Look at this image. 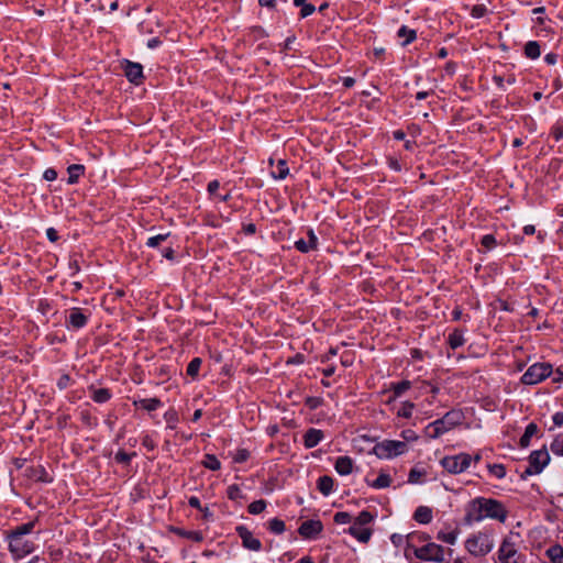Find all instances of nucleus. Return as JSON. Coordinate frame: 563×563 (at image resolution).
<instances>
[{
	"label": "nucleus",
	"instance_id": "1",
	"mask_svg": "<svg viewBox=\"0 0 563 563\" xmlns=\"http://www.w3.org/2000/svg\"><path fill=\"white\" fill-rule=\"evenodd\" d=\"M485 518L505 522L507 510L499 500L493 498L476 497L472 499L465 507L464 522L472 525Z\"/></svg>",
	"mask_w": 563,
	"mask_h": 563
},
{
	"label": "nucleus",
	"instance_id": "2",
	"mask_svg": "<svg viewBox=\"0 0 563 563\" xmlns=\"http://www.w3.org/2000/svg\"><path fill=\"white\" fill-rule=\"evenodd\" d=\"M429 536L426 533H413L407 537L406 556L413 553L421 561L442 562L444 560L443 547L428 542Z\"/></svg>",
	"mask_w": 563,
	"mask_h": 563
},
{
	"label": "nucleus",
	"instance_id": "3",
	"mask_svg": "<svg viewBox=\"0 0 563 563\" xmlns=\"http://www.w3.org/2000/svg\"><path fill=\"white\" fill-rule=\"evenodd\" d=\"M36 520L20 525L7 532L9 551L15 560H21L34 551V542L26 538L33 532Z\"/></svg>",
	"mask_w": 563,
	"mask_h": 563
},
{
	"label": "nucleus",
	"instance_id": "4",
	"mask_svg": "<svg viewBox=\"0 0 563 563\" xmlns=\"http://www.w3.org/2000/svg\"><path fill=\"white\" fill-rule=\"evenodd\" d=\"M461 421L462 415L460 411H449L441 419L429 423L426 428V433L428 437L437 439L459 426Z\"/></svg>",
	"mask_w": 563,
	"mask_h": 563
},
{
	"label": "nucleus",
	"instance_id": "5",
	"mask_svg": "<svg viewBox=\"0 0 563 563\" xmlns=\"http://www.w3.org/2000/svg\"><path fill=\"white\" fill-rule=\"evenodd\" d=\"M465 548L472 555L484 556L494 548L493 536L487 531L473 534L465 541Z\"/></svg>",
	"mask_w": 563,
	"mask_h": 563
},
{
	"label": "nucleus",
	"instance_id": "6",
	"mask_svg": "<svg viewBox=\"0 0 563 563\" xmlns=\"http://www.w3.org/2000/svg\"><path fill=\"white\" fill-rule=\"evenodd\" d=\"M407 451V444L402 441L385 440L377 443L373 452L379 459H391L404 454Z\"/></svg>",
	"mask_w": 563,
	"mask_h": 563
},
{
	"label": "nucleus",
	"instance_id": "7",
	"mask_svg": "<svg viewBox=\"0 0 563 563\" xmlns=\"http://www.w3.org/2000/svg\"><path fill=\"white\" fill-rule=\"evenodd\" d=\"M472 456L467 453L444 456L440 464L450 474H461L471 465Z\"/></svg>",
	"mask_w": 563,
	"mask_h": 563
},
{
	"label": "nucleus",
	"instance_id": "8",
	"mask_svg": "<svg viewBox=\"0 0 563 563\" xmlns=\"http://www.w3.org/2000/svg\"><path fill=\"white\" fill-rule=\"evenodd\" d=\"M552 374V365L549 363H536L531 365L521 377L526 385H534Z\"/></svg>",
	"mask_w": 563,
	"mask_h": 563
},
{
	"label": "nucleus",
	"instance_id": "9",
	"mask_svg": "<svg viewBox=\"0 0 563 563\" xmlns=\"http://www.w3.org/2000/svg\"><path fill=\"white\" fill-rule=\"evenodd\" d=\"M550 456L547 450L533 451L529 456V464L521 474L522 478L539 474L549 463Z\"/></svg>",
	"mask_w": 563,
	"mask_h": 563
},
{
	"label": "nucleus",
	"instance_id": "10",
	"mask_svg": "<svg viewBox=\"0 0 563 563\" xmlns=\"http://www.w3.org/2000/svg\"><path fill=\"white\" fill-rule=\"evenodd\" d=\"M520 555L515 542L510 538H505L498 550V560L500 563H520Z\"/></svg>",
	"mask_w": 563,
	"mask_h": 563
},
{
	"label": "nucleus",
	"instance_id": "11",
	"mask_svg": "<svg viewBox=\"0 0 563 563\" xmlns=\"http://www.w3.org/2000/svg\"><path fill=\"white\" fill-rule=\"evenodd\" d=\"M89 317V312L86 313L82 309L77 307L71 308L66 318V325L75 330L81 329L87 324Z\"/></svg>",
	"mask_w": 563,
	"mask_h": 563
},
{
	"label": "nucleus",
	"instance_id": "12",
	"mask_svg": "<svg viewBox=\"0 0 563 563\" xmlns=\"http://www.w3.org/2000/svg\"><path fill=\"white\" fill-rule=\"evenodd\" d=\"M238 536L242 540V545L251 551H260L262 549V542L253 536V533L244 526H238L235 528Z\"/></svg>",
	"mask_w": 563,
	"mask_h": 563
},
{
	"label": "nucleus",
	"instance_id": "13",
	"mask_svg": "<svg viewBox=\"0 0 563 563\" xmlns=\"http://www.w3.org/2000/svg\"><path fill=\"white\" fill-rule=\"evenodd\" d=\"M322 531V523L320 520H307L299 527V534L305 539H313Z\"/></svg>",
	"mask_w": 563,
	"mask_h": 563
},
{
	"label": "nucleus",
	"instance_id": "14",
	"mask_svg": "<svg viewBox=\"0 0 563 563\" xmlns=\"http://www.w3.org/2000/svg\"><path fill=\"white\" fill-rule=\"evenodd\" d=\"M308 240L299 239L295 242V247L301 253H308L316 250L318 245V238L312 229L307 231Z\"/></svg>",
	"mask_w": 563,
	"mask_h": 563
},
{
	"label": "nucleus",
	"instance_id": "15",
	"mask_svg": "<svg viewBox=\"0 0 563 563\" xmlns=\"http://www.w3.org/2000/svg\"><path fill=\"white\" fill-rule=\"evenodd\" d=\"M126 78L134 84H140L143 78V67L137 63L128 62L124 68Z\"/></svg>",
	"mask_w": 563,
	"mask_h": 563
},
{
	"label": "nucleus",
	"instance_id": "16",
	"mask_svg": "<svg viewBox=\"0 0 563 563\" xmlns=\"http://www.w3.org/2000/svg\"><path fill=\"white\" fill-rule=\"evenodd\" d=\"M324 438V434L321 430L310 428L306 431L303 435V444L307 449H312L317 446Z\"/></svg>",
	"mask_w": 563,
	"mask_h": 563
},
{
	"label": "nucleus",
	"instance_id": "17",
	"mask_svg": "<svg viewBox=\"0 0 563 563\" xmlns=\"http://www.w3.org/2000/svg\"><path fill=\"white\" fill-rule=\"evenodd\" d=\"M351 536H353L358 541L366 543L372 536V530L366 527H361L360 525H352L349 529Z\"/></svg>",
	"mask_w": 563,
	"mask_h": 563
},
{
	"label": "nucleus",
	"instance_id": "18",
	"mask_svg": "<svg viewBox=\"0 0 563 563\" xmlns=\"http://www.w3.org/2000/svg\"><path fill=\"white\" fill-rule=\"evenodd\" d=\"M334 468L340 475H349L353 470V461L349 456H339L335 461Z\"/></svg>",
	"mask_w": 563,
	"mask_h": 563
},
{
	"label": "nucleus",
	"instance_id": "19",
	"mask_svg": "<svg viewBox=\"0 0 563 563\" xmlns=\"http://www.w3.org/2000/svg\"><path fill=\"white\" fill-rule=\"evenodd\" d=\"M545 556L551 563H563V545H551L545 550Z\"/></svg>",
	"mask_w": 563,
	"mask_h": 563
},
{
	"label": "nucleus",
	"instance_id": "20",
	"mask_svg": "<svg viewBox=\"0 0 563 563\" xmlns=\"http://www.w3.org/2000/svg\"><path fill=\"white\" fill-rule=\"evenodd\" d=\"M413 519L417 522L423 523V525L431 522V520H432L431 508H429L427 506H419L413 514Z\"/></svg>",
	"mask_w": 563,
	"mask_h": 563
},
{
	"label": "nucleus",
	"instance_id": "21",
	"mask_svg": "<svg viewBox=\"0 0 563 563\" xmlns=\"http://www.w3.org/2000/svg\"><path fill=\"white\" fill-rule=\"evenodd\" d=\"M69 185H74L78 181L79 177L85 173V166L80 164H73L67 168Z\"/></svg>",
	"mask_w": 563,
	"mask_h": 563
},
{
	"label": "nucleus",
	"instance_id": "22",
	"mask_svg": "<svg viewBox=\"0 0 563 563\" xmlns=\"http://www.w3.org/2000/svg\"><path fill=\"white\" fill-rule=\"evenodd\" d=\"M135 405L146 411H154L162 406V401L158 398H144L135 401Z\"/></svg>",
	"mask_w": 563,
	"mask_h": 563
},
{
	"label": "nucleus",
	"instance_id": "23",
	"mask_svg": "<svg viewBox=\"0 0 563 563\" xmlns=\"http://www.w3.org/2000/svg\"><path fill=\"white\" fill-rule=\"evenodd\" d=\"M334 481L330 476H321L318 479V489L325 496H328L333 489Z\"/></svg>",
	"mask_w": 563,
	"mask_h": 563
},
{
	"label": "nucleus",
	"instance_id": "24",
	"mask_svg": "<svg viewBox=\"0 0 563 563\" xmlns=\"http://www.w3.org/2000/svg\"><path fill=\"white\" fill-rule=\"evenodd\" d=\"M465 340L463 333L459 330H454L448 336V343L451 349L455 350L464 344Z\"/></svg>",
	"mask_w": 563,
	"mask_h": 563
},
{
	"label": "nucleus",
	"instance_id": "25",
	"mask_svg": "<svg viewBox=\"0 0 563 563\" xmlns=\"http://www.w3.org/2000/svg\"><path fill=\"white\" fill-rule=\"evenodd\" d=\"M289 169L284 159H279L276 167L272 170V176L276 179H284L287 177Z\"/></svg>",
	"mask_w": 563,
	"mask_h": 563
},
{
	"label": "nucleus",
	"instance_id": "26",
	"mask_svg": "<svg viewBox=\"0 0 563 563\" xmlns=\"http://www.w3.org/2000/svg\"><path fill=\"white\" fill-rule=\"evenodd\" d=\"M538 427L536 423H529L525 430V433L520 438V445L527 448L530 443V439L537 433Z\"/></svg>",
	"mask_w": 563,
	"mask_h": 563
},
{
	"label": "nucleus",
	"instance_id": "27",
	"mask_svg": "<svg viewBox=\"0 0 563 563\" xmlns=\"http://www.w3.org/2000/svg\"><path fill=\"white\" fill-rule=\"evenodd\" d=\"M525 54L527 57H529L531 59L538 58L541 54L539 43L536 41H529L525 45Z\"/></svg>",
	"mask_w": 563,
	"mask_h": 563
},
{
	"label": "nucleus",
	"instance_id": "28",
	"mask_svg": "<svg viewBox=\"0 0 563 563\" xmlns=\"http://www.w3.org/2000/svg\"><path fill=\"white\" fill-rule=\"evenodd\" d=\"M91 398L98 404H103L111 398V393L108 388L92 389Z\"/></svg>",
	"mask_w": 563,
	"mask_h": 563
},
{
	"label": "nucleus",
	"instance_id": "29",
	"mask_svg": "<svg viewBox=\"0 0 563 563\" xmlns=\"http://www.w3.org/2000/svg\"><path fill=\"white\" fill-rule=\"evenodd\" d=\"M410 387H411V383L409 380H401L399 383L393 384L391 385V390H393L391 399H396L397 397H400Z\"/></svg>",
	"mask_w": 563,
	"mask_h": 563
},
{
	"label": "nucleus",
	"instance_id": "30",
	"mask_svg": "<svg viewBox=\"0 0 563 563\" xmlns=\"http://www.w3.org/2000/svg\"><path fill=\"white\" fill-rule=\"evenodd\" d=\"M397 35L400 38L405 37V41L401 43L402 46H406L409 43H411L416 38V36H417L416 31L411 30V29H408L407 26H401L398 30Z\"/></svg>",
	"mask_w": 563,
	"mask_h": 563
},
{
	"label": "nucleus",
	"instance_id": "31",
	"mask_svg": "<svg viewBox=\"0 0 563 563\" xmlns=\"http://www.w3.org/2000/svg\"><path fill=\"white\" fill-rule=\"evenodd\" d=\"M267 529L275 534H280L285 531V522L278 518H273L267 522Z\"/></svg>",
	"mask_w": 563,
	"mask_h": 563
},
{
	"label": "nucleus",
	"instance_id": "32",
	"mask_svg": "<svg viewBox=\"0 0 563 563\" xmlns=\"http://www.w3.org/2000/svg\"><path fill=\"white\" fill-rule=\"evenodd\" d=\"M391 484V478L386 473H380L378 477L371 484L376 489L386 488Z\"/></svg>",
	"mask_w": 563,
	"mask_h": 563
},
{
	"label": "nucleus",
	"instance_id": "33",
	"mask_svg": "<svg viewBox=\"0 0 563 563\" xmlns=\"http://www.w3.org/2000/svg\"><path fill=\"white\" fill-rule=\"evenodd\" d=\"M457 530L440 531L438 533V539L444 543L454 544L457 539Z\"/></svg>",
	"mask_w": 563,
	"mask_h": 563
},
{
	"label": "nucleus",
	"instance_id": "34",
	"mask_svg": "<svg viewBox=\"0 0 563 563\" xmlns=\"http://www.w3.org/2000/svg\"><path fill=\"white\" fill-rule=\"evenodd\" d=\"M205 467L211 470V471H218L221 467L220 461L217 459L216 455L207 454L203 460Z\"/></svg>",
	"mask_w": 563,
	"mask_h": 563
},
{
	"label": "nucleus",
	"instance_id": "35",
	"mask_svg": "<svg viewBox=\"0 0 563 563\" xmlns=\"http://www.w3.org/2000/svg\"><path fill=\"white\" fill-rule=\"evenodd\" d=\"M374 519V516L369 511H361L358 516L355 518L353 525H360L361 527H365Z\"/></svg>",
	"mask_w": 563,
	"mask_h": 563
},
{
	"label": "nucleus",
	"instance_id": "36",
	"mask_svg": "<svg viewBox=\"0 0 563 563\" xmlns=\"http://www.w3.org/2000/svg\"><path fill=\"white\" fill-rule=\"evenodd\" d=\"M201 363H202L201 358H199V357L192 358L187 366V374L191 377H196L199 373Z\"/></svg>",
	"mask_w": 563,
	"mask_h": 563
},
{
	"label": "nucleus",
	"instance_id": "37",
	"mask_svg": "<svg viewBox=\"0 0 563 563\" xmlns=\"http://www.w3.org/2000/svg\"><path fill=\"white\" fill-rule=\"evenodd\" d=\"M487 467L489 473L497 478H504L506 476V468L503 464H488Z\"/></svg>",
	"mask_w": 563,
	"mask_h": 563
},
{
	"label": "nucleus",
	"instance_id": "38",
	"mask_svg": "<svg viewBox=\"0 0 563 563\" xmlns=\"http://www.w3.org/2000/svg\"><path fill=\"white\" fill-rule=\"evenodd\" d=\"M266 508V501L263 499L255 500L249 505V512L252 515H258Z\"/></svg>",
	"mask_w": 563,
	"mask_h": 563
},
{
	"label": "nucleus",
	"instance_id": "39",
	"mask_svg": "<svg viewBox=\"0 0 563 563\" xmlns=\"http://www.w3.org/2000/svg\"><path fill=\"white\" fill-rule=\"evenodd\" d=\"M135 455H136V453H135V452H133V453H131V454H130V453H126V452H124V451H118V452H117V454H115V456H114V460H115L118 463H120V464H125V465H128V464L131 462L132 457H133V456H135Z\"/></svg>",
	"mask_w": 563,
	"mask_h": 563
},
{
	"label": "nucleus",
	"instance_id": "40",
	"mask_svg": "<svg viewBox=\"0 0 563 563\" xmlns=\"http://www.w3.org/2000/svg\"><path fill=\"white\" fill-rule=\"evenodd\" d=\"M551 451L556 455L563 456V434L558 435L551 443Z\"/></svg>",
	"mask_w": 563,
	"mask_h": 563
},
{
	"label": "nucleus",
	"instance_id": "41",
	"mask_svg": "<svg viewBox=\"0 0 563 563\" xmlns=\"http://www.w3.org/2000/svg\"><path fill=\"white\" fill-rule=\"evenodd\" d=\"M168 236H169V233L158 234V235H155V236H151V238L147 239L146 245L148 247H157Z\"/></svg>",
	"mask_w": 563,
	"mask_h": 563
},
{
	"label": "nucleus",
	"instance_id": "42",
	"mask_svg": "<svg viewBox=\"0 0 563 563\" xmlns=\"http://www.w3.org/2000/svg\"><path fill=\"white\" fill-rule=\"evenodd\" d=\"M415 405L412 402H404L401 408L398 410V416L402 418H410L412 415Z\"/></svg>",
	"mask_w": 563,
	"mask_h": 563
},
{
	"label": "nucleus",
	"instance_id": "43",
	"mask_svg": "<svg viewBox=\"0 0 563 563\" xmlns=\"http://www.w3.org/2000/svg\"><path fill=\"white\" fill-rule=\"evenodd\" d=\"M481 244L489 251L496 246L497 242L493 234H486L482 238Z\"/></svg>",
	"mask_w": 563,
	"mask_h": 563
},
{
	"label": "nucleus",
	"instance_id": "44",
	"mask_svg": "<svg viewBox=\"0 0 563 563\" xmlns=\"http://www.w3.org/2000/svg\"><path fill=\"white\" fill-rule=\"evenodd\" d=\"M228 498L231 500H236L239 498H242V492L240 487L235 484L230 485L227 490Z\"/></svg>",
	"mask_w": 563,
	"mask_h": 563
},
{
	"label": "nucleus",
	"instance_id": "45",
	"mask_svg": "<svg viewBox=\"0 0 563 563\" xmlns=\"http://www.w3.org/2000/svg\"><path fill=\"white\" fill-rule=\"evenodd\" d=\"M352 521V516L349 512L340 511L334 515V522L338 525H346Z\"/></svg>",
	"mask_w": 563,
	"mask_h": 563
},
{
	"label": "nucleus",
	"instance_id": "46",
	"mask_svg": "<svg viewBox=\"0 0 563 563\" xmlns=\"http://www.w3.org/2000/svg\"><path fill=\"white\" fill-rule=\"evenodd\" d=\"M323 400L320 397H308L305 401L306 406L311 410L319 408Z\"/></svg>",
	"mask_w": 563,
	"mask_h": 563
},
{
	"label": "nucleus",
	"instance_id": "47",
	"mask_svg": "<svg viewBox=\"0 0 563 563\" xmlns=\"http://www.w3.org/2000/svg\"><path fill=\"white\" fill-rule=\"evenodd\" d=\"M250 457V452L245 449L238 450L234 461L236 463H243Z\"/></svg>",
	"mask_w": 563,
	"mask_h": 563
},
{
	"label": "nucleus",
	"instance_id": "48",
	"mask_svg": "<svg viewBox=\"0 0 563 563\" xmlns=\"http://www.w3.org/2000/svg\"><path fill=\"white\" fill-rule=\"evenodd\" d=\"M165 419L166 421L169 423V428H174L175 427V423L177 422L178 418H177V413L176 411L174 410H169L165 413Z\"/></svg>",
	"mask_w": 563,
	"mask_h": 563
},
{
	"label": "nucleus",
	"instance_id": "49",
	"mask_svg": "<svg viewBox=\"0 0 563 563\" xmlns=\"http://www.w3.org/2000/svg\"><path fill=\"white\" fill-rule=\"evenodd\" d=\"M316 8L311 3H306L300 10V18H307L314 12Z\"/></svg>",
	"mask_w": 563,
	"mask_h": 563
},
{
	"label": "nucleus",
	"instance_id": "50",
	"mask_svg": "<svg viewBox=\"0 0 563 563\" xmlns=\"http://www.w3.org/2000/svg\"><path fill=\"white\" fill-rule=\"evenodd\" d=\"M142 444H143V446H145L148 451H153V450L156 448V443L154 442V440H153L148 434H145V435L142 438Z\"/></svg>",
	"mask_w": 563,
	"mask_h": 563
},
{
	"label": "nucleus",
	"instance_id": "51",
	"mask_svg": "<svg viewBox=\"0 0 563 563\" xmlns=\"http://www.w3.org/2000/svg\"><path fill=\"white\" fill-rule=\"evenodd\" d=\"M70 382H71L70 376L68 374H64L59 377V379L57 382V386L59 389H65L70 385Z\"/></svg>",
	"mask_w": 563,
	"mask_h": 563
},
{
	"label": "nucleus",
	"instance_id": "52",
	"mask_svg": "<svg viewBox=\"0 0 563 563\" xmlns=\"http://www.w3.org/2000/svg\"><path fill=\"white\" fill-rule=\"evenodd\" d=\"M43 177L47 181H53L57 178V172L54 168H47L44 172Z\"/></svg>",
	"mask_w": 563,
	"mask_h": 563
},
{
	"label": "nucleus",
	"instance_id": "53",
	"mask_svg": "<svg viewBox=\"0 0 563 563\" xmlns=\"http://www.w3.org/2000/svg\"><path fill=\"white\" fill-rule=\"evenodd\" d=\"M220 188V183L218 180H212L208 184V192L212 196H218L217 191Z\"/></svg>",
	"mask_w": 563,
	"mask_h": 563
},
{
	"label": "nucleus",
	"instance_id": "54",
	"mask_svg": "<svg viewBox=\"0 0 563 563\" xmlns=\"http://www.w3.org/2000/svg\"><path fill=\"white\" fill-rule=\"evenodd\" d=\"M188 504L190 507L192 508H196V509H199V510H202V507H201V504H200V500L198 497L196 496H191L189 499H188Z\"/></svg>",
	"mask_w": 563,
	"mask_h": 563
},
{
	"label": "nucleus",
	"instance_id": "55",
	"mask_svg": "<svg viewBox=\"0 0 563 563\" xmlns=\"http://www.w3.org/2000/svg\"><path fill=\"white\" fill-rule=\"evenodd\" d=\"M401 435L407 441L417 440V438H418L412 430H404L401 432Z\"/></svg>",
	"mask_w": 563,
	"mask_h": 563
},
{
	"label": "nucleus",
	"instance_id": "56",
	"mask_svg": "<svg viewBox=\"0 0 563 563\" xmlns=\"http://www.w3.org/2000/svg\"><path fill=\"white\" fill-rule=\"evenodd\" d=\"M544 60L549 65H554L558 60V55L554 53H549L544 56Z\"/></svg>",
	"mask_w": 563,
	"mask_h": 563
},
{
	"label": "nucleus",
	"instance_id": "57",
	"mask_svg": "<svg viewBox=\"0 0 563 563\" xmlns=\"http://www.w3.org/2000/svg\"><path fill=\"white\" fill-rule=\"evenodd\" d=\"M421 473L418 472L417 470H411L410 473H409V482L410 483H417L419 477H420Z\"/></svg>",
	"mask_w": 563,
	"mask_h": 563
},
{
	"label": "nucleus",
	"instance_id": "58",
	"mask_svg": "<svg viewBox=\"0 0 563 563\" xmlns=\"http://www.w3.org/2000/svg\"><path fill=\"white\" fill-rule=\"evenodd\" d=\"M553 422L556 427H561L563 424V412H556L553 416Z\"/></svg>",
	"mask_w": 563,
	"mask_h": 563
},
{
	"label": "nucleus",
	"instance_id": "59",
	"mask_svg": "<svg viewBox=\"0 0 563 563\" xmlns=\"http://www.w3.org/2000/svg\"><path fill=\"white\" fill-rule=\"evenodd\" d=\"M46 234H47V238H48L52 242H55V241H57V239H58V234H57L56 230H54L53 228H49V229L46 231Z\"/></svg>",
	"mask_w": 563,
	"mask_h": 563
},
{
	"label": "nucleus",
	"instance_id": "60",
	"mask_svg": "<svg viewBox=\"0 0 563 563\" xmlns=\"http://www.w3.org/2000/svg\"><path fill=\"white\" fill-rule=\"evenodd\" d=\"M354 84H355V79L354 78H352V77L343 78V86L345 88H352L354 86Z\"/></svg>",
	"mask_w": 563,
	"mask_h": 563
},
{
	"label": "nucleus",
	"instance_id": "61",
	"mask_svg": "<svg viewBox=\"0 0 563 563\" xmlns=\"http://www.w3.org/2000/svg\"><path fill=\"white\" fill-rule=\"evenodd\" d=\"M261 7L274 8L275 0H258Z\"/></svg>",
	"mask_w": 563,
	"mask_h": 563
},
{
	"label": "nucleus",
	"instance_id": "62",
	"mask_svg": "<svg viewBox=\"0 0 563 563\" xmlns=\"http://www.w3.org/2000/svg\"><path fill=\"white\" fill-rule=\"evenodd\" d=\"M536 232V228L534 225L532 224H528L526 227H523V233L527 234V235H531Z\"/></svg>",
	"mask_w": 563,
	"mask_h": 563
},
{
	"label": "nucleus",
	"instance_id": "63",
	"mask_svg": "<svg viewBox=\"0 0 563 563\" xmlns=\"http://www.w3.org/2000/svg\"><path fill=\"white\" fill-rule=\"evenodd\" d=\"M174 250L172 247H168L164 251L163 255L164 257L168 258V260H174Z\"/></svg>",
	"mask_w": 563,
	"mask_h": 563
},
{
	"label": "nucleus",
	"instance_id": "64",
	"mask_svg": "<svg viewBox=\"0 0 563 563\" xmlns=\"http://www.w3.org/2000/svg\"><path fill=\"white\" fill-rule=\"evenodd\" d=\"M553 382L555 383H561L563 382V372L561 371H556L555 374H554V377H553Z\"/></svg>",
	"mask_w": 563,
	"mask_h": 563
}]
</instances>
